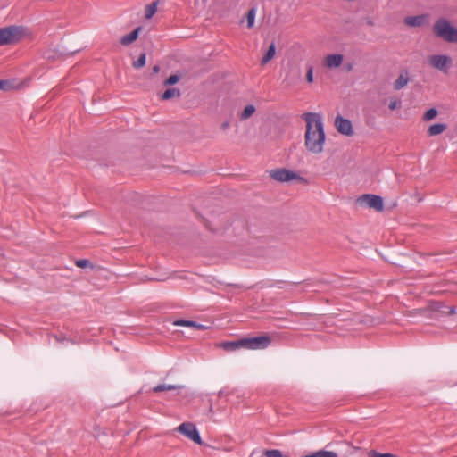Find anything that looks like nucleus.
I'll use <instances>...</instances> for the list:
<instances>
[{
	"mask_svg": "<svg viewBox=\"0 0 457 457\" xmlns=\"http://www.w3.org/2000/svg\"><path fill=\"white\" fill-rule=\"evenodd\" d=\"M159 71H160V67H159L158 65L154 66V68H153V71H154V73L159 72Z\"/></svg>",
	"mask_w": 457,
	"mask_h": 457,
	"instance_id": "obj_34",
	"label": "nucleus"
},
{
	"mask_svg": "<svg viewBox=\"0 0 457 457\" xmlns=\"http://www.w3.org/2000/svg\"><path fill=\"white\" fill-rule=\"evenodd\" d=\"M179 80V76L177 74L170 75L165 81L164 86H171L176 84Z\"/></svg>",
	"mask_w": 457,
	"mask_h": 457,
	"instance_id": "obj_29",
	"label": "nucleus"
},
{
	"mask_svg": "<svg viewBox=\"0 0 457 457\" xmlns=\"http://www.w3.org/2000/svg\"><path fill=\"white\" fill-rule=\"evenodd\" d=\"M446 129V125L443 123H436L431 125L428 129V134L430 137L439 135L443 133Z\"/></svg>",
	"mask_w": 457,
	"mask_h": 457,
	"instance_id": "obj_17",
	"label": "nucleus"
},
{
	"mask_svg": "<svg viewBox=\"0 0 457 457\" xmlns=\"http://www.w3.org/2000/svg\"><path fill=\"white\" fill-rule=\"evenodd\" d=\"M157 11V2H154L145 6V19H151Z\"/></svg>",
	"mask_w": 457,
	"mask_h": 457,
	"instance_id": "obj_20",
	"label": "nucleus"
},
{
	"mask_svg": "<svg viewBox=\"0 0 457 457\" xmlns=\"http://www.w3.org/2000/svg\"><path fill=\"white\" fill-rule=\"evenodd\" d=\"M401 105V102L398 101V100H391L390 103H389V109L390 110H395L397 108H399Z\"/></svg>",
	"mask_w": 457,
	"mask_h": 457,
	"instance_id": "obj_31",
	"label": "nucleus"
},
{
	"mask_svg": "<svg viewBox=\"0 0 457 457\" xmlns=\"http://www.w3.org/2000/svg\"><path fill=\"white\" fill-rule=\"evenodd\" d=\"M275 54H276V46L274 43H271L270 46H269V49L265 53V54L262 56L261 64L265 65L266 63H268L270 60L273 59V57L275 56Z\"/></svg>",
	"mask_w": 457,
	"mask_h": 457,
	"instance_id": "obj_16",
	"label": "nucleus"
},
{
	"mask_svg": "<svg viewBox=\"0 0 457 457\" xmlns=\"http://www.w3.org/2000/svg\"><path fill=\"white\" fill-rule=\"evenodd\" d=\"M345 69L347 71H351L353 70V64L352 63H347L345 65Z\"/></svg>",
	"mask_w": 457,
	"mask_h": 457,
	"instance_id": "obj_33",
	"label": "nucleus"
},
{
	"mask_svg": "<svg viewBox=\"0 0 457 457\" xmlns=\"http://www.w3.org/2000/svg\"><path fill=\"white\" fill-rule=\"evenodd\" d=\"M227 127H228V122H225V123H223V124H222V128H223V129H225V128H227Z\"/></svg>",
	"mask_w": 457,
	"mask_h": 457,
	"instance_id": "obj_35",
	"label": "nucleus"
},
{
	"mask_svg": "<svg viewBox=\"0 0 457 457\" xmlns=\"http://www.w3.org/2000/svg\"><path fill=\"white\" fill-rule=\"evenodd\" d=\"M306 80L309 83H312L313 81V69L312 66H310L306 72Z\"/></svg>",
	"mask_w": 457,
	"mask_h": 457,
	"instance_id": "obj_30",
	"label": "nucleus"
},
{
	"mask_svg": "<svg viewBox=\"0 0 457 457\" xmlns=\"http://www.w3.org/2000/svg\"><path fill=\"white\" fill-rule=\"evenodd\" d=\"M178 431L185 436L195 442V444L202 445V439L196 427L190 422H184L178 427Z\"/></svg>",
	"mask_w": 457,
	"mask_h": 457,
	"instance_id": "obj_6",
	"label": "nucleus"
},
{
	"mask_svg": "<svg viewBox=\"0 0 457 457\" xmlns=\"http://www.w3.org/2000/svg\"><path fill=\"white\" fill-rule=\"evenodd\" d=\"M180 91L177 88H168L161 96L162 100H170L173 97H179Z\"/></svg>",
	"mask_w": 457,
	"mask_h": 457,
	"instance_id": "obj_18",
	"label": "nucleus"
},
{
	"mask_svg": "<svg viewBox=\"0 0 457 457\" xmlns=\"http://www.w3.org/2000/svg\"><path fill=\"white\" fill-rule=\"evenodd\" d=\"M75 264L79 268H93V264L87 259H79L75 262Z\"/></svg>",
	"mask_w": 457,
	"mask_h": 457,
	"instance_id": "obj_26",
	"label": "nucleus"
},
{
	"mask_svg": "<svg viewBox=\"0 0 457 457\" xmlns=\"http://www.w3.org/2000/svg\"><path fill=\"white\" fill-rule=\"evenodd\" d=\"M19 87H20V85H14V83L10 80H4V79L0 80V90L8 91V90L19 88Z\"/></svg>",
	"mask_w": 457,
	"mask_h": 457,
	"instance_id": "obj_23",
	"label": "nucleus"
},
{
	"mask_svg": "<svg viewBox=\"0 0 457 457\" xmlns=\"http://www.w3.org/2000/svg\"><path fill=\"white\" fill-rule=\"evenodd\" d=\"M343 61L344 56L341 54H328L323 61V64L327 68L334 69L341 66Z\"/></svg>",
	"mask_w": 457,
	"mask_h": 457,
	"instance_id": "obj_10",
	"label": "nucleus"
},
{
	"mask_svg": "<svg viewBox=\"0 0 457 457\" xmlns=\"http://www.w3.org/2000/svg\"><path fill=\"white\" fill-rule=\"evenodd\" d=\"M23 30L20 27L10 26L0 29V46L12 44L21 38Z\"/></svg>",
	"mask_w": 457,
	"mask_h": 457,
	"instance_id": "obj_3",
	"label": "nucleus"
},
{
	"mask_svg": "<svg viewBox=\"0 0 457 457\" xmlns=\"http://www.w3.org/2000/svg\"><path fill=\"white\" fill-rule=\"evenodd\" d=\"M437 115V110L435 109V108H430L429 110H428L424 115H423V120H433L436 116Z\"/></svg>",
	"mask_w": 457,
	"mask_h": 457,
	"instance_id": "obj_25",
	"label": "nucleus"
},
{
	"mask_svg": "<svg viewBox=\"0 0 457 457\" xmlns=\"http://www.w3.org/2000/svg\"><path fill=\"white\" fill-rule=\"evenodd\" d=\"M264 454L266 457H283L284 456L282 454L281 451L278 450V449L267 450V451H265Z\"/></svg>",
	"mask_w": 457,
	"mask_h": 457,
	"instance_id": "obj_28",
	"label": "nucleus"
},
{
	"mask_svg": "<svg viewBox=\"0 0 457 457\" xmlns=\"http://www.w3.org/2000/svg\"><path fill=\"white\" fill-rule=\"evenodd\" d=\"M426 15L407 16L404 18V23L410 27H420L427 22Z\"/></svg>",
	"mask_w": 457,
	"mask_h": 457,
	"instance_id": "obj_11",
	"label": "nucleus"
},
{
	"mask_svg": "<svg viewBox=\"0 0 457 457\" xmlns=\"http://www.w3.org/2000/svg\"><path fill=\"white\" fill-rule=\"evenodd\" d=\"M335 126L337 131L345 136H352L353 134V125L347 119L338 115L335 119Z\"/></svg>",
	"mask_w": 457,
	"mask_h": 457,
	"instance_id": "obj_9",
	"label": "nucleus"
},
{
	"mask_svg": "<svg viewBox=\"0 0 457 457\" xmlns=\"http://www.w3.org/2000/svg\"><path fill=\"white\" fill-rule=\"evenodd\" d=\"M358 202L361 204H365L370 208H373L376 211H382L384 208V203L381 196L376 195L366 194L359 197Z\"/></svg>",
	"mask_w": 457,
	"mask_h": 457,
	"instance_id": "obj_7",
	"label": "nucleus"
},
{
	"mask_svg": "<svg viewBox=\"0 0 457 457\" xmlns=\"http://www.w3.org/2000/svg\"><path fill=\"white\" fill-rule=\"evenodd\" d=\"M436 304H437V305H440V303H436ZM435 309L438 310V309H439V306L435 307Z\"/></svg>",
	"mask_w": 457,
	"mask_h": 457,
	"instance_id": "obj_36",
	"label": "nucleus"
},
{
	"mask_svg": "<svg viewBox=\"0 0 457 457\" xmlns=\"http://www.w3.org/2000/svg\"><path fill=\"white\" fill-rule=\"evenodd\" d=\"M434 34L445 41L457 42V29L445 19L437 20L433 26Z\"/></svg>",
	"mask_w": 457,
	"mask_h": 457,
	"instance_id": "obj_2",
	"label": "nucleus"
},
{
	"mask_svg": "<svg viewBox=\"0 0 457 457\" xmlns=\"http://www.w3.org/2000/svg\"><path fill=\"white\" fill-rule=\"evenodd\" d=\"M181 387H182L181 386H177V385L160 384V385L155 386L153 388V391L155 393H159V392H162V391H166V390H176V389H179Z\"/></svg>",
	"mask_w": 457,
	"mask_h": 457,
	"instance_id": "obj_19",
	"label": "nucleus"
},
{
	"mask_svg": "<svg viewBox=\"0 0 457 457\" xmlns=\"http://www.w3.org/2000/svg\"><path fill=\"white\" fill-rule=\"evenodd\" d=\"M455 312H456L455 307L452 306V307L449 308V311L447 312V314L448 315H453V314L455 313Z\"/></svg>",
	"mask_w": 457,
	"mask_h": 457,
	"instance_id": "obj_32",
	"label": "nucleus"
},
{
	"mask_svg": "<svg viewBox=\"0 0 457 457\" xmlns=\"http://www.w3.org/2000/svg\"><path fill=\"white\" fill-rule=\"evenodd\" d=\"M271 343V337L265 334L253 337L244 338L243 344H245V349L250 350H261L267 348Z\"/></svg>",
	"mask_w": 457,
	"mask_h": 457,
	"instance_id": "obj_5",
	"label": "nucleus"
},
{
	"mask_svg": "<svg viewBox=\"0 0 457 457\" xmlns=\"http://www.w3.org/2000/svg\"><path fill=\"white\" fill-rule=\"evenodd\" d=\"M368 457H397V456L393 453H381L372 450L368 453Z\"/></svg>",
	"mask_w": 457,
	"mask_h": 457,
	"instance_id": "obj_27",
	"label": "nucleus"
},
{
	"mask_svg": "<svg viewBox=\"0 0 457 457\" xmlns=\"http://www.w3.org/2000/svg\"><path fill=\"white\" fill-rule=\"evenodd\" d=\"M255 16H256V8L253 7L251 8L247 14H246V21H247V28L251 29L254 25L255 21Z\"/></svg>",
	"mask_w": 457,
	"mask_h": 457,
	"instance_id": "obj_21",
	"label": "nucleus"
},
{
	"mask_svg": "<svg viewBox=\"0 0 457 457\" xmlns=\"http://www.w3.org/2000/svg\"><path fill=\"white\" fill-rule=\"evenodd\" d=\"M303 118L306 121L304 145L307 150L313 154L321 153L326 139L321 116L315 112H306Z\"/></svg>",
	"mask_w": 457,
	"mask_h": 457,
	"instance_id": "obj_1",
	"label": "nucleus"
},
{
	"mask_svg": "<svg viewBox=\"0 0 457 457\" xmlns=\"http://www.w3.org/2000/svg\"><path fill=\"white\" fill-rule=\"evenodd\" d=\"M174 326H185V327H190L194 328L197 330H204L206 328L205 326L199 324L193 320H176L173 321Z\"/></svg>",
	"mask_w": 457,
	"mask_h": 457,
	"instance_id": "obj_15",
	"label": "nucleus"
},
{
	"mask_svg": "<svg viewBox=\"0 0 457 457\" xmlns=\"http://www.w3.org/2000/svg\"><path fill=\"white\" fill-rule=\"evenodd\" d=\"M146 55L145 54H142L139 58L133 62V67L136 69H140L145 65Z\"/></svg>",
	"mask_w": 457,
	"mask_h": 457,
	"instance_id": "obj_24",
	"label": "nucleus"
},
{
	"mask_svg": "<svg viewBox=\"0 0 457 457\" xmlns=\"http://www.w3.org/2000/svg\"><path fill=\"white\" fill-rule=\"evenodd\" d=\"M244 338L236 340V341H227L221 344V347L226 351H236L240 348H245V344H243Z\"/></svg>",
	"mask_w": 457,
	"mask_h": 457,
	"instance_id": "obj_13",
	"label": "nucleus"
},
{
	"mask_svg": "<svg viewBox=\"0 0 457 457\" xmlns=\"http://www.w3.org/2000/svg\"><path fill=\"white\" fill-rule=\"evenodd\" d=\"M255 112V107L253 104L246 105L241 112L240 119L245 120L251 117Z\"/></svg>",
	"mask_w": 457,
	"mask_h": 457,
	"instance_id": "obj_22",
	"label": "nucleus"
},
{
	"mask_svg": "<svg viewBox=\"0 0 457 457\" xmlns=\"http://www.w3.org/2000/svg\"><path fill=\"white\" fill-rule=\"evenodd\" d=\"M409 73L407 71H403L394 83V88L400 90L403 88L409 82Z\"/></svg>",
	"mask_w": 457,
	"mask_h": 457,
	"instance_id": "obj_12",
	"label": "nucleus"
},
{
	"mask_svg": "<svg viewBox=\"0 0 457 457\" xmlns=\"http://www.w3.org/2000/svg\"><path fill=\"white\" fill-rule=\"evenodd\" d=\"M141 30L140 27L136 28L134 30H132L130 33L124 35L120 38V43L123 46H129L131 43H133L137 38L138 37L139 31Z\"/></svg>",
	"mask_w": 457,
	"mask_h": 457,
	"instance_id": "obj_14",
	"label": "nucleus"
},
{
	"mask_svg": "<svg viewBox=\"0 0 457 457\" xmlns=\"http://www.w3.org/2000/svg\"><path fill=\"white\" fill-rule=\"evenodd\" d=\"M270 177L279 182H287L298 178V175L286 169H276L270 172Z\"/></svg>",
	"mask_w": 457,
	"mask_h": 457,
	"instance_id": "obj_8",
	"label": "nucleus"
},
{
	"mask_svg": "<svg viewBox=\"0 0 457 457\" xmlns=\"http://www.w3.org/2000/svg\"><path fill=\"white\" fill-rule=\"evenodd\" d=\"M428 62L432 68H434L445 74L448 73L450 68L453 65L452 58L445 54L430 55L428 58Z\"/></svg>",
	"mask_w": 457,
	"mask_h": 457,
	"instance_id": "obj_4",
	"label": "nucleus"
}]
</instances>
